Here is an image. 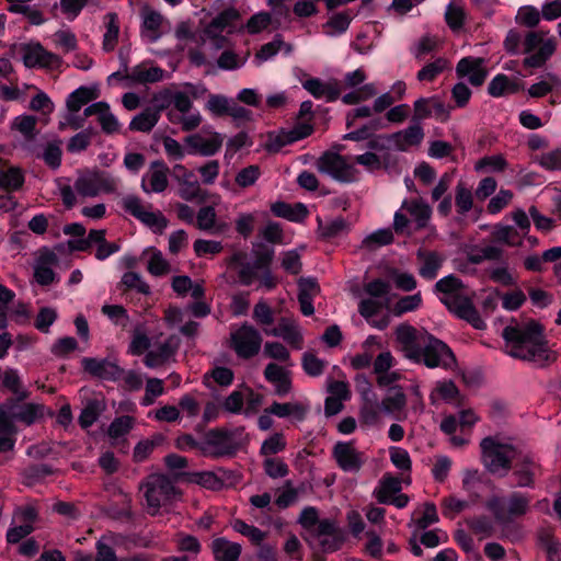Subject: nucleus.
<instances>
[{
    "mask_svg": "<svg viewBox=\"0 0 561 561\" xmlns=\"http://www.w3.org/2000/svg\"><path fill=\"white\" fill-rule=\"evenodd\" d=\"M504 350L511 357L528 362L537 367H546L558 358L546 339L543 327L537 321L512 322L502 332Z\"/></svg>",
    "mask_w": 561,
    "mask_h": 561,
    "instance_id": "f257e3e1",
    "label": "nucleus"
},
{
    "mask_svg": "<svg viewBox=\"0 0 561 561\" xmlns=\"http://www.w3.org/2000/svg\"><path fill=\"white\" fill-rule=\"evenodd\" d=\"M398 350L405 358L428 368L448 369L456 365L450 347L425 330L404 323L394 331Z\"/></svg>",
    "mask_w": 561,
    "mask_h": 561,
    "instance_id": "f03ea898",
    "label": "nucleus"
},
{
    "mask_svg": "<svg viewBox=\"0 0 561 561\" xmlns=\"http://www.w3.org/2000/svg\"><path fill=\"white\" fill-rule=\"evenodd\" d=\"M434 288L437 293L443 294L440 301L451 313L467 321L474 329L485 328V322L473 305L474 293L460 278L450 274L436 282Z\"/></svg>",
    "mask_w": 561,
    "mask_h": 561,
    "instance_id": "7ed1b4c3",
    "label": "nucleus"
},
{
    "mask_svg": "<svg viewBox=\"0 0 561 561\" xmlns=\"http://www.w3.org/2000/svg\"><path fill=\"white\" fill-rule=\"evenodd\" d=\"M145 500L144 508L150 516H158L162 508L172 505L182 495L173 479L164 473H150L139 483Z\"/></svg>",
    "mask_w": 561,
    "mask_h": 561,
    "instance_id": "20e7f679",
    "label": "nucleus"
},
{
    "mask_svg": "<svg viewBox=\"0 0 561 561\" xmlns=\"http://www.w3.org/2000/svg\"><path fill=\"white\" fill-rule=\"evenodd\" d=\"M530 502L528 494L514 491L507 496L492 495L486 500L485 507L497 525L506 527L530 512Z\"/></svg>",
    "mask_w": 561,
    "mask_h": 561,
    "instance_id": "39448f33",
    "label": "nucleus"
},
{
    "mask_svg": "<svg viewBox=\"0 0 561 561\" xmlns=\"http://www.w3.org/2000/svg\"><path fill=\"white\" fill-rule=\"evenodd\" d=\"M481 458L484 467L492 474L505 477L512 469L519 449L508 443H501L495 437H485L480 443Z\"/></svg>",
    "mask_w": 561,
    "mask_h": 561,
    "instance_id": "423d86ee",
    "label": "nucleus"
},
{
    "mask_svg": "<svg viewBox=\"0 0 561 561\" xmlns=\"http://www.w3.org/2000/svg\"><path fill=\"white\" fill-rule=\"evenodd\" d=\"M557 50V41L545 31H531L526 34L523 42V53L527 55L523 60L525 68H542Z\"/></svg>",
    "mask_w": 561,
    "mask_h": 561,
    "instance_id": "0eeeda50",
    "label": "nucleus"
},
{
    "mask_svg": "<svg viewBox=\"0 0 561 561\" xmlns=\"http://www.w3.org/2000/svg\"><path fill=\"white\" fill-rule=\"evenodd\" d=\"M173 110L167 114L170 123L180 125L183 131L195 130L202 124V115L198 111L192 112L193 101L182 91H176L171 95Z\"/></svg>",
    "mask_w": 561,
    "mask_h": 561,
    "instance_id": "6e6552de",
    "label": "nucleus"
},
{
    "mask_svg": "<svg viewBox=\"0 0 561 561\" xmlns=\"http://www.w3.org/2000/svg\"><path fill=\"white\" fill-rule=\"evenodd\" d=\"M262 341L259 330L248 323H243L230 333V347L242 359H250L257 355Z\"/></svg>",
    "mask_w": 561,
    "mask_h": 561,
    "instance_id": "1a4fd4ad",
    "label": "nucleus"
},
{
    "mask_svg": "<svg viewBox=\"0 0 561 561\" xmlns=\"http://www.w3.org/2000/svg\"><path fill=\"white\" fill-rule=\"evenodd\" d=\"M117 181L104 171H90L81 174L75 182L76 192L83 197H95L101 193H113Z\"/></svg>",
    "mask_w": 561,
    "mask_h": 561,
    "instance_id": "9d476101",
    "label": "nucleus"
},
{
    "mask_svg": "<svg viewBox=\"0 0 561 561\" xmlns=\"http://www.w3.org/2000/svg\"><path fill=\"white\" fill-rule=\"evenodd\" d=\"M316 167L319 172L340 182H353L356 179L357 170L355 167L345 157L335 152L325 151L322 153L318 158Z\"/></svg>",
    "mask_w": 561,
    "mask_h": 561,
    "instance_id": "9b49d317",
    "label": "nucleus"
},
{
    "mask_svg": "<svg viewBox=\"0 0 561 561\" xmlns=\"http://www.w3.org/2000/svg\"><path fill=\"white\" fill-rule=\"evenodd\" d=\"M183 141L190 154L211 157L221 149L224 136L213 129L204 128L202 131L186 136Z\"/></svg>",
    "mask_w": 561,
    "mask_h": 561,
    "instance_id": "f8f14e48",
    "label": "nucleus"
},
{
    "mask_svg": "<svg viewBox=\"0 0 561 561\" xmlns=\"http://www.w3.org/2000/svg\"><path fill=\"white\" fill-rule=\"evenodd\" d=\"M512 465V477L515 479V486L533 489L536 484V479L542 474L541 463L530 453H523L517 455V458Z\"/></svg>",
    "mask_w": 561,
    "mask_h": 561,
    "instance_id": "ddd939ff",
    "label": "nucleus"
},
{
    "mask_svg": "<svg viewBox=\"0 0 561 561\" xmlns=\"http://www.w3.org/2000/svg\"><path fill=\"white\" fill-rule=\"evenodd\" d=\"M332 457L342 471L352 473L360 471L367 460L365 453L356 448L354 440L335 443Z\"/></svg>",
    "mask_w": 561,
    "mask_h": 561,
    "instance_id": "4468645a",
    "label": "nucleus"
},
{
    "mask_svg": "<svg viewBox=\"0 0 561 561\" xmlns=\"http://www.w3.org/2000/svg\"><path fill=\"white\" fill-rule=\"evenodd\" d=\"M312 538L323 552H334L345 541L344 531L331 519H322Z\"/></svg>",
    "mask_w": 561,
    "mask_h": 561,
    "instance_id": "2eb2a0df",
    "label": "nucleus"
},
{
    "mask_svg": "<svg viewBox=\"0 0 561 561\" xmlns=\"http://www.w3.org/2000/svg\"><path fill=\"white\" fill-rule=\"evenodd\" d=\"M124 209L139 219L145 225L158 229L160 232L167 228L168 220L160 213H153L146 208L141 199L135 195H128L123 199Z\"/></svg>",
    "mask_w": 561,
    "mask_h": 561,
    "instance_id": "dca6fc26",
    "label": "nucleus"
},
{
    "mask_svg": "<svg viewBox=\"0 0 561 561\" xmlns=\"http://www.w3.org/2000/svg\"><path fill=\"white\" fill-rule=\"evenodd\" d=\"M243 428L233 431L228 430H211L206 437V444L211 449L215 456L232 455L239 448V443L236 440L238 435H241Z\"/></svg>",
    "mask_w": 561,
    "mask_h": 561,
    "instance_id": "f3484780",
    "label": "nucleus"
},
{
    "mask_svg": "<svg viewBox=\"0 0 561 561\" xmlns=\"http://www.w3.org/2000/svg\"><path fill=\"white\" fill-rule=\"evenodd\" d=\"M173 174L179 184V195L181 198L187 202H203L205 199V193L193 171L182 164H176L173 168Z\"/></svg>",
    "mask_w": 561,
    "mask_h": 561,
    "instance_id": "a211bd4d",
    "label": "nucleus"
},
{
    "mask_svg": "<svg viewBox=\"0 0 561 561\" xmlns=\"http://www.w3.org/2000/svg\"><path fill=\"white\" fill-rule=\"evenodd\" d=\"M456 75L459 79L467 77L473 87H481L488 77L485 61L480 57H463L456 66Z\"/></svg>",
    "mask_w": 561,
    "mask_h": 561,
    "instance_id": "6ab92c4d",
    "label": "nucleus"
},
{
    "mask_svg": "<svg viewBox=\"0 0 561 561\" xmlns=\"http://www.w3.org/2000/svg\"><path fill=\"white\" fill-rule=\"evenodd\" d=\"M266 335L280 337L296 350H301L304 337L297 321L290 317H282L277 325L272 329H264Z\"/></svg>",
    "mask_w": 561,
    "mask_h": 561,
    "instance_id": "aec40b11",
    "label": "nucleus"
},
{
    "mask_svg": "<svg viewBox=\"0 0 561 561\" xmlns=\"http://www.w3.org/2000/svg\"><path fill=\"white\" fill-rule=\"evenodd\" d=\"M23 62L27 68H56L61 65V58L46 50L41 44H34L24 48Z\"/></svg>",
    "mask_w": 561,
    "mask_h": 561,
    "instance_id": "412c9836",
    "label": "nucleus"
},
{
    "mask_svg": "<svg viewBox=\"0 0 561 561\" xmlns=\"http://www.w3.org/2000/svg\"><path fill=\"white\" fill-rule=\"evenodd\" d=\"M414 115L412 121L420 123L433 114L440 121L449 118V110L445 104L437 98H420L413 104Z\"/></svg>",
    "mask_w": 561,
    "mask_h": 561,
    "instance_id": "4be33fe9",
    "label": "nucleus"
},
{
    "mask_svg": "<svg viewBox=\"0 0 561 561\" xmlns=\"http://www.w3.org/2000/svg\"><path fill=\"white\" fill-rule=\"evenodd\" d=\"M302 87L316 99H324L327 102L336 101L342 93L341 83L336 79L322 81L319 78H310L302 82Z\"/></svg>",
    "mask_w": 561,
    "mask_h": 561,
    "instance_id": "5701e85b",
    "label": "nucleus"
},
{
    "mask_svg": "<svg viewBox=\"0 0 561 561\" xmlns=\"http://www.w3.org/2000/svg\"><path fill=\"white\" fill-rule=\"evenodd\" d=\"M180 346V339L176 335L169 336L165 341L158 344L156 348L149 351L144 363L149 368H156L164 365L173 357Z\"/></svg>",
    "mask_w": 561,
    "mask_h": 561,
    "instance_id": "b1692460",
    "label": "nucleus"
},
{
    "mask_svg": "<svg viewBox=\"0 0 561 561\" xmlns=\"http://www.w3.org/2000/svg\"><path fill=\"white\" fill-rule=\"evenodd\" d=\"M82 365L85 371L103 380L115 381L121 379L124 374V370L116 363L107 359L84 357Z\"/></svg>",
    "mask_w": 561,
    "mask_h": 561,
    "instance_id": "393cba45",
    "label": "nucleus"
},
{
    "mask_svg": "<svg viewBox=\"0 0 561 561\" xmlns=\"http://www.w3.org/2000/svg\"><path fill=\"white\" fill-rule=\"evenodd\" d=\"M169 168L162 161H154L151 163L150 169L144 175L141 187L146 193H161L169 184L168 180Z\"/></svg>",
    "mask_w": 561,
    "mask_h": 561,
    "instance_id": "a878e982",
    "label": "nucleus"
},
{
    "mask_svg": "<svg viewBox=\"0 0 561 561\" xmlns=\"http://www.w3.org/2000/svg\"><path fill=\"white\" fill-rule=\"evenodd\" d=\"M419 263V275L427 280L437 277V274L445 262V255L437 251L419 249L416 252Z\"/></svg>",
    "mask_w": 561,
    "mask_h": 561,
    "instance_id": "bb28decb",
    "label": "nucleus"
},
{
    "mask_svg": "<svg viewBox=\"0 0 561 561\" xmlns=\"http://www.w3.org/2000/svg\"><path fill=\"white\" fill-rule=\"evenodd\" d=\"M274 257L273 250H265L263 252L257 253L254 262H247L245 264H241V268H239V280L242 285L249 286L254 280L259 279V271L266 268L271 265Z\"/></svg>",
    "mask_w": 561,
    "mask_h": 561,
    "instance_id": "cd10ccee",
    "label": "nucleus"
},
{
    "mask_svg": "<svg viewBox=\"0 0 561 561\" xmlns=\"http://www.w3.org/2000/svg\"><path fill=\"white\" fill-rule=\"evenodd\" d=\"M264 378L275 386V393L279 397H284L291 391L290 373L275 363L266 365Z\"/></svg>",
    "mask_w": 561,
    "mask_h": 561,
    "instance_id": "c85d7f7f",
    "label": "nucleus"
},
{
    "mask_svg": "<svg viewBox=\"0 0 561 561\" xmlns=\"http://www.w3.org/2000/svg\"><path fill=\"white\" fill-rule=\"evenodd\" d=\"M401 210H404L412 218L419 230L426 228L432 217L431 206L421 198L404 201Z\"/></svg>",
    "mask_w": 561,
    "mask_h": 561,
    "instance_id": "c756f323",
    "label": "nucleus"
},
{
    "mask_svg": "<svg viewBox=\"0 0 561 561\" xmlns=\"http://www.w3.org/2000/svg\"><path fill=\"white\" fill-rule=\"evenodd\" d=\"M163 69L157 66L140 64L126 73L127 81L134 84L156 83L163 79Z\"/></svg>",
    "mask_w": 561,
    "mask_h": 561,
    "instance_id": "7c9ffc66",
    "label": "nucleus"
},
{
    "mask_svg": "<svg viewBox=\"0 0 561 561\" xmlns=\"http://www.w3.org/2000/svg\"><path fill=\"white\" fill-rule=\"evenodd\" d=\"M390 138L399 150L405 151L410 147L422 142L424 131L420 123L415 122V124L410 125L408 128L392 134Z\"/></svg>",
    "mask_w": 561,
    "mask_h": 561,
    "instance_id": "2f4dec72",
    "label": "nucleus"
},
{
    "mask_svg": "<svg viewBox=\"0 0 561 561\" xmlns=\"http://www.w3.org/2000/svg\"><path fill=\"white\" fill-rule=\"evenodd\" d=\"M210 548L216 561H238L242 550L241 545L224 537L215 538Z\"/></svg>",
    "mask_w": 561,
    "mask_h": 561,
    "instance_id": "473e14b6",
    "label": "nucleus"
},
{
    "mask_svg": "<svg viewBox=\"0 0 561 561\" xmlns=\"http://www.w3.org/2000/svg\"><path fill=\"white\" fill-rule=\"evenodd\" d=\"M106 410L104 398H92L85 401L83 409L78 417L79 425L87 430L92 426L100 415Z\"/></svg>",
    "mask_w": 561,
    "mask_h": 561,
    "instance_id": "72a5a7b5",
    "label": "nucleus"
},
{
    "mask_svg": "<svg viewBox=\"0 0 561 561\" xmlns=\"http://www.w3.org/2000/svg\"><path fill=\"white\" fill-rule=\"evenodd\" d=\"M24 181V173L20 168L0 162V190L7 193L19 191L23 186Z\"/></svg>",
    "mask_w": 561,
    "mask_h": 561,
    "instance_id": "f704fd0d",
    "label": "nucleus"
},
{
    "mask_svg": "<svg viewBox=\"0 0 561 561\" xmlns=\"http://www.w3.org/2000/svg\"><path fill=\"white\" fill-rule=\"evenodd\" d=\"M240 18L239 12L234 8H228L217 14L203 30L204 35L220 34L232 25Z\"/></svg>",
    "mask_w": 561,
    "mask_h": 561,
    "instance_id": "c9c22d12",
    "label": "nucleus"
},
{
    "mask_svg": "<svg viewBox=\"0 0 561 561\" xmlns=\"http://www.w3.org/2000/svg\"><path fill=\"white\" fill-rule=\"evenodd\" d=\"M271 211L276 217L290 221H302L308 216V209L301 203L290 205L285 202H275L271 205Z\"/></svg>",
    "mask_w": 561,
    "mask_h": 561,
    "instance_id": "e433bc0d",
    "label": "nucleus"
},
{
    "mask_svg": "<svg viewBox=\"0 0 561 561\" xmlns=\"http://www.w3.org/2000/svg\"><path fill=\"white\" fill-rule=\"evenodd\" d=\"M401 491V480L386 474L379 481V485L374 491V496L380 504L390 503V499Z\"/></svg>",
    "mask_w": 561,
    "mask_h": 561,
    "instance_id": "4c0bfd02",
    "label": "nucleus"
},
{
    "mask_svg": "<svg viewBox=\"0 0 561 561\" xmlns=\"http://www.w3.org/2000/svg\"><path fill=\"white\" fill-rule=\"evenodd\" d=\"M306 412V408L299 402H273L265 409V413L267 414H273L278 417L294 416L299 421L305 419Z\"/></svg>",
    "mask_w": 561,
    "mask_h": 561,
    "instance_id": "58836bf2",
    "label": "nucleus"
},
{
    "mask_svg": "<svg viewBox=\"0 0 561 561\" xmlns=\"http://www.w3.org/2000/svg\"><path fill=\"white\" fill-rule=\"evenodd\" d=\"M105 33L103 35V49L105 51H112L118 42L119 23L118 15L115 12H108L104 16Z\"/></svg>",
    "mask_w": 561,
    "mask_h": 561,
    "instance_id": "ea45409f",
    "label": "nucleus"
},
{
    "mask_svg": "<svg viewBox=\"0 0 561 561\" xmlns=\"http://www.w3.org/2000/svg\"><path fill=\"white\" fill-rule=\"evenodd\" d=\"M159 122V111L148 107L136 115L129 123L131 131L149 133Z\"/></svg>",
    "mask_w": 561,
    "mask_h": 561,
    "instance_id": "a19ab883",
    "label": "nucleus"
},
{
    "mask_svg": "<svg viewBox=\"0 0 561 561\" xmlns=\"http://www.w3.org/2000/svg\"><path fill=\"white\" fill-rule=\"evenodd\" d=\"M94 99H96L94 90L87 87H80L68 95L66 106L69 112L78 113L82 106L87 105Z\"/></svg>",
    "mask_w": 561,
    "mask_h": 561,
    "instance_id": "79ce46f5",
    "label": "nucleus"
},
{
    "mask_svg": "<svg viewBox=\"0 0 561 561\" xmlns=\"http://www.w3.org/2000/svg\"><path fill=\"white\" fill-rule=\"evenodd\" d=\"M61 139H54L51 141H48L44 145L43 151L39 156L45 162V164L53 170H57L61 164Z\"/></svg>",
    "mask_w": 561,
    "mask_h": 561,
    "instance_id": "37998d69",
    "label": "nucleus"
},
{
    "mask_svg": "<svg viewBox=\"0 0 561 561\" xmlns=\"http://www.w3.org/2000/svg\"><path fill=\"white\" fill-rule=\"evenodd\" d=\"M553 90H561V79L554 73H548L545 80L529 87L528 94L531 98H543Z\"/></svg>",
    "mask_w": 561,
    "mask_h": 561,
    "instance_id": "c03bdc74",
    "label": "nucleus"
},
{
    "mask_svg": "<svg viewBox=\"0 0 561 561\" xmlns=\"http://www.w3.org/2000/svg\"><path fill=\"white\" fill-rule=\"evenodd\" d=\"M162 15L156 11H147L142 18V34L150 41L156 42L160 36Z\"/></svg>",
    "mask_w": 561,
    "mask_h": 561,
    "instance_id": "a18cd8bd",
    "label": "nucleus"
},
{
    "mask_svg": "<svg viewBox=\"0 0 561 561\" xmlns=\"http://www.w3.org/2000/svg\"><path fill=\"white\" fill-rule=\"evenodd\" d=\"M44 416V405L37 403H25L19 407L13 413V419L25 425H32Z\"/></svg>",
    "mask_w": 561,
    "mask_h": 561,
    "instance_id": "49530a36",
    "label": "nucleus"
},
{
    "mask_svg": "<svg viewBox=\"0 0 561 561\" xmlns=\"http://www.w3.org/2000/svg\"><path fill=\"white\" fill-rule=\"evenodd\" d=\"M407 404V396L400 386L390 388L389 393L381 401V409L387 413L401 411Z\"/></svg>",
    "mask_w": 561,
    "mask_h": 561,
    "instance_id": "de8ad7c7",
    "label": "nucleus"
},
{
    "mask_svg": "<svg viewBox=\"0 0 561 561\" xmlns=\"http://www.w3.org/2000/svg\"><path fill=\"white\" fill-rule=\"evenodd\" d=\"M377 94V89L374 83L363 84L353 91L344 94L341 100L346 105H356L362 102L368 101Z\"/></svg>",
    "mask_w": 561,
    "mask_h": 561,
    "instance_id": "09e8293b",
    "label": "nucleus"
},
{
    "mask_svg": "<svg viewBox=\"0 0 561 561\" xmlns=\"http://www.w3.org/2000/svg\"><path fill=\"white\" fill-rule=\"evenodd\" d=\"M135 425V419L129 415L115 417L107 428L108 437L116 442L121 437L126 436Z\"/></svg>",
    "mask_w": 561,
    "mask_h": 561,
    "instance_id": "8fccbe9b",
    "label": "nucleus"
},
{
    "mask_svg": "<svg viewBox=\"0 0 561 561\" xmlns=\"http://www.w3.org/2000/svg\"><path fill=\"white\" fill-rule=\"evenodd\" d=\"M163 440L161 435H156L152 438H147L140 440L135 447L133 451V460L134 462L140 463L149 458L152 454L153 449L159 446Z\"/></svg>",
    "mask_w": 561,
    "mask_h": 561,
    "instance_id": "3c124183",
    "label": "nucleus"
},
{
    "mask_svg": "<svg viewBox=\"0 0 561 561\" xmlns=\"http://www.w3.org/2000/svg\"><path fill=\"white\" fill-rule=\"evenodd\" d=\"M466 523L476 535L482 538L491 537L495 531L494 522L485 515L470 517Z\"/></svg>",
    "mask_w": 561,
    "mask_h": 561,
    "instance_id": "603ef678",
    "label": "nucleus"
},
{
    "mask_svg": "<svg viewBox=\"0 0 561 561\" xmlns=\"http://www.w3.org/2000/svg\"><path fill=\"white\" fill-rule=\"evenodd\" d=\"M449 68V61L439 57L433 62L426 64L416 75L419 81H434L444 70Z\"/></svg>",
    "mask_w": 561,
    "mask_h": 561,
    "instance_id": "864d4df0",
    "label": "nucleus"
},
{
    "mask_svg": "<svg viewBox=\"0 0 561 561\" xmlns=\"http://www.w3.org/2000/svg\"><path fill=\"white\" fill-rule=\"evenodd\" d=\"M37 118L33 115H20L12 122V129L18 130L27 140H33L36 136Z\"/></svg>",
    "mask_w": 561,
    "mask_h": 561,
    "instance_id": "5fc2aeb1",
    "label": "nucleus"
},
{
    "mask_svg": "<svg viewBox=\"0 0 561 561\" xmlns=\"http://www.w3.org/2000/svg\"><path fill=\"white\" fill-rule=\"evenodd\" d=\"M393 242V233L390 228L379 229L367 236L362 244L368 250H375Z\"/></svg>",
    "mask_w": 561,
    "mask_h": 561,
    "instance_id": "6e6d98bb",
    "label": "nucleus"
},
{
    "mask_svg": "<svg viewBox=\"0 0 561 561\" xmlns=\"http://www.w3.org/2000/svg\"><path fill=\"white\" fill-rule=\"evenodd\" d=\"M467 14L461 5L449 3L445 11V21L453 31L462 28Z\"/></svg>",
    "mask_w": 561,
    "mask_h": 561,
    "instance_id": "4d7b16f0",
    "label": "nucleus"
},
{
    "mask_svg": "<svg viewBox=\"0 0 561 561\" xmlns=\"http://www.w3.org/2000/svg\"><path fill=\"white\" fill-rule=\"evenodd\" d=\"M231 100L232 99L222 94H210L205 104V108L214 116H226L228 114Z\"/></svg>",
    "mask_w": 561,
    "mask_h": 561,
    "instance_id": "13d9d810",
    "label": "nucleus"
},
{
    "mask_svg": "<svg viewBox=\"0 0 561 561\" xmlns=\"http://www.w3.org/2000/svg\"><path fill=\"white\" fill-rule=\"evenodd\" d=\"M455 204L460 215H466L473 206L472 193L462 182L456 186Z\"/></svg>",
    "mask_w": 561,
    "mask_h": 561,
    "instance_id": "bf43d9fd",
    "label": "nucleus"
},
{
    "mask_svg": "<svg viewBox=\"0 0 561 561\" xmlns=\"http://www.w3.org/2000/svg\"><path fill=\"white\" fill-rule=\"evenodd\" d=\"M282 47L286 48L287 53L291 51V45L284 43L280 35H276L274 39L261 46L255 57L262 61H265L275 56Z\"/></svg>",
    "mask_w": 561,
    "mask_h": 561,
    "instance_id": "052dcab7",
    "label": "nucleus"
},
{
    "mask_svg": "<svg viewBox=\"0 0 561 561\" xmlns=\"http://www.w3.org/2000/svg\"><path fill=\"white\" fill-rule=\"evenodd\" d=\"M190 481L213 491L221 490L225 485L224 481L210 471L193 473Z\"/></svg>",
    "mask_w": 561,
    "mask_h": 561,
    "instance_id": "680f3d73",
    "label": "nucleus"
},
{
    "mask_svg": "<svg viewBox=\"0 0 561 561\" xmlns=\"http://www.w3.org/2000/svg\"><path fill=\"white\" fill-rule=\"evenodd\" d=\"M252 317L253 320L263 328L274 323V311L264 299H260L255 304Z\"/></svg>",
    "mask_w": 561,
    "mask_h": 561,
    "instance_id": "e2e57ef3",
    "label": "nucleus"
},
{
    "mask_svg": "<svg viewBox=\"0 0 561 561\" xmlns=\"http://www.w3.org/2000/svg\"><path fill=\"white\" fill-rule=\"evenodd\" d=\"M147 271L151 275L160 277L171 272V265L160 251L153 250L147 264Z\"/></svg>",
    "mask_w": 561,
    "mask_h": 561,
    "instance_id": "0e129e2a",
    "label": "nucleus"
},
{
    "mask_svg": "<svg viewBox=\"0 0 561 561\" xmlns=\"http://www.w3.org/2000/svg\"><path fill=\"white\" fill-rule=\"evenodd\" d=\"M286 448V440L282 433H274L272 436L266 438L260 449V454L270 458L268 456L278 454Z\"/></svg>",
    "mask_w": 561,
    "mask_h": 561,
    "instance_id": "69168bd1",
    "label": "nucleus"
},
{
    "mask_svg": "<svg viewBox=\"0 0 561 561\" xmlns=\"http://www.w3.org/2000/svg\"><path fill=\"white\" fill-rule=\"evenodd\" d=\"M301 364L305 373L311 377L320 376L327 363L320 358H318L313 353L306 352L302 355Z\"/></svg>",
    "mask_w": 561,
    "mask_h": 561,
    "instance_id": "338daca9",
    "label": "nucleus"
},
{
    "mask_svg": "<svg viewBox=\"0 0 561 561\" xmlns=\"http://www.w3.org/2000/svg\"><path fill=\"white\" fill-rule=\"evenodd\" d=\"M537 162L548 171L561 170V148L541 153L537 157Z\"/></svg>",
    "mask_w": 561,
    "mask_h": 561,
    "instance_id": "774afa93",
    "label": "nucleus"
}]
</instances>
